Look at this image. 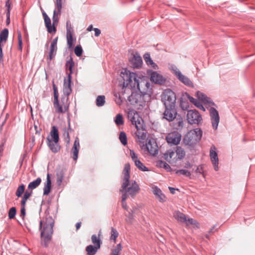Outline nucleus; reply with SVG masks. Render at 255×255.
I'll list each match as a JSON object with an SVG mask.
<instances>
[{"label": "nucleus", "mask_w": 255, "mask_h": 255, "mask_svg": "<svg viewBox=\"0 0 255 255\" xmlns=\"http://www.w3.org/2000/svg\"><path fill=\"white\" fill-rule=\"evenodd\" d=\"M130 170L129 164L126 163L123 171L122 184L120 192L122 193L123 195L133 198L138 193L140 188L135 181L129 180Z\"/></svg>", "instance_id": "obj_1"}, {"label": "nucleus", "mask_w": 255, "mask_h": 255, "mask_svg": "<svg viewBox=\"0 0 255 255\" xmlns=\"http://www.w3.org/2000/svg\"><path fill=\"white\" fill-rule=\"evenodd\" d=\"M54 223L53 220L50 217L40 221L39 231L41 243L45 247L47 246L48 243L51 240Z\"/></svg>", "instance_id": "obj_2"}, {"label": "nucleus", "mask_w": 255, "mask_h": 255, "mask_svg": "<svg viewBox=\"0 0 255 255\" xmlns=\"http://www.w3.org/2000/svg\"><path fill=\"white\" fill-rule=\"evenodd\" d=\"M148 96L140 93L132 92L128 97L129 103L138 110L142 109L146 105V99Z\"/></svg>", "instance_id": "obj_3"}, {"label": "nucleus", "mask_w": 255, "mask_h": 255, "mask_svg": "<svg viewBox=\"0 0 255 255\" xmlns=\"http://www.w3.org/2000/svg\"><path fill=\"white\" fill-rule=\"evenodd\" d=\"M202 135V131L200 128L191 130L185 135L183 142L186 145H194L200 140Z\"/></svg>", "instance_id": "obj_4"}, {"label": "nucleus", "mask_w": 255, "mask_h": 255, "mask_svg": "<svg viewBox=\"0 0 255 255\" xmlns=\"http://www.w3.org/2000/svg\"><path fill=\"white\" fill-rule=\"evenodd\" d=\"M161 101L165 107H175L176 102L175 93L170 89L165 90L161 95Z\"/></svg>", "instance_id": "obj_5"}, {"label": "nucleus", "mask_w": 255, "mask_h": 255, "mask_svg": "<svg viewBox=\"0 0 255 255\" xmlns=\"http://www.w3.org/2000/svg\"><path fill=\"white\" fill-rule=\"evenodd\" d=\"M127 74L128 78L124 83V87H125L126 88L135 89L138 83V80L141 76L134 72H129L128 74Z\"/></svg>", "instance_id": "obj_6"}, {"label": "nucleus", "mask_w": 255, "mask_h": 255, "mask_svg": "<svg viewBox=\"0 0 255 255\" xmlns=\"http://www.w3.org/2000/svg\"><path fill=\"white\" fill-rule=\"evenodd\" d=\"M128 118L130 120L136 128H142L143 127V121L134 110H129L128 113Z\"/></svg>", "instance_id": "obj_7"}, {"label": "nucleus", "mask_w": 255, "mask_h": 255, "mask_svg": "<svg viewBox=\"0 0 255 255\" xmlns=\"http://www.w3.org/2000/svg\"><path fill=\"white\" fill-rule=\"evenodd\" d=\"M68 96L64 95L61 99L60 103L58 100L57 104H55V101H53V106L56 112L58 113H64L67 112L69 108Z\"/></svg>", "instance_id": "obj_8"}, {"label": "nucleus", "mask_w": 255, "mask_h": 255, "mask_svg": "<svg viewBox=\"0 0 255 255\" xmlns=\"http://www.w3.org/2000/svg\"><path fill=\"white\" fill-rule=\"evenodd\" d=\"M187 120L190 124L198 125L202 120L199 113L196 110L188 111Z\"/></svg>", "instance_id": "obj_9"}, {"label": "nucleus", "mask_w": 255, "mask_h": 255, "mask_svg": "<svg viewBox=\"0 0 255 255\" xmlns=\"http://www.w3.org/2000/svg\"><path fill=\"white\" fill-rule=\"evenodd\" d=\"M150 84L145 77L141 76L138 80V83L135 89H138L140 93L146 95V94L150 91Z\"/></svg>", "instance_id": "obj_10"}, {"label": "nucleus", "mask_w": 255, "mask_h": 255, "mask_svg": "<svg viewBox=\"0 0 255 255\" xmlns=\"http://www.w3.org/2000/svg\"><path fill=\"white\" fill-rule=\"evenodd\" d=\"M129 155L136 167L142 171H148V169L139 160L137 154L133 150H130Z\"/></svg>", "instance_id": "obj_11"}, {"label": "nucleus", "mask_w": 255, "mask_h": 255, "mask_svg": "<svg viewBox=\"0 0 255 255\" xmlns=\"http://www.w3.org/2000/svg\"><path fill=\"white\" fill-rule=\"evenodd\" d=\"M136 129L135 132L136 140L140 146L143 148L144 146V142L146 140V132L143 129V127L142 128H136Z\"/></svg>", "instance_id": "obj_12"}, {"label": "nucleus", "mask_w": 255, "mask_h": 255, "mask_svg": "<svg viewBox=\"0 0 255 255\" xmlns=\"http://www.w3.org/2000/svg\"><path fill=\"white\" fill-rule=\"evenodd\" d=\"M172 70L175 75L181 82L188 86L192 85V82L191 80L188 77L183 75L177 67L175 66L172 67Z\"/></svg>", "instance_id": "obj_13"}, {"label": "nucleus", "mask_w": 255, "mask_h": 255, "mask_svg": "<svg viewBox=\"0 0 255 255\" xmlns=\"http://www.w3.org/2000/svg\"><path fill=\"white\" fill-rule=\"evenodd\" d=\"M210 116L213 128L216 130L218 128L220 120L218 112L214 108H211L210 109Z\"/></svg>", "instance_id": "obj_14"}, {"label": "nucleus", "mask_w": 255, "mask_h": 255, "mask_svg": "<svg viewBox=\"0 0 255 255\" xmlns=\"http://www.w3.org/2000/svg\"><path fill=\"white\" fill-rule=\"evenodd\" d=\"M165 110L163 113V119L171 122L173 121L176 116L177 113L175 110V107H165Z\"/></svg>", "instance_id": "obj_15"}, {"label": "nucleus", "mask_w": 255, "mask_h": 255, "mask_svg": "<svg viewBox=\"0 0 255 255\" xmlns=\"http://www.w3.org/2000/svg\"><path fill=\"white\" fill-rule=\"evenodd\" d=\"M181 134L177 132H172L168 134L166 139L168 143L174 145L178 144L181 140Z\"/></svg>", "instance_id": "obj_16"}, {"label": "nucleus", "mask_w": 255, "mask_h": 255, "mask_svg": "<svg viewBox=\"0 0 255 255\" xmlns=\"http://www.w3.org/2000/svg\"><path fill=\"white\" fill-rule=\"evenodd\" d=\"M144 147L151 155H155L158 153V146L153 139H149Z\"/></svg>", "instance_id": "obj_17"}, {"label": "nucleus", "mask_w": 255, "mask_h": 255, "mask_svg": "<svg viewBox=\"0 0 255 255\" xmlns=\"http://www.w3.org/2000/svg\"><path fill=\"white\" fill-rule=\"evenodd\" d=\"M216 148L215 146H212L211 147L210 150V157L211 158V162L214 166V169L216 171H218L219 169V159L218 157L217 153L216 151Z\"/></svg>", "instance_id": "obj_18"}, {"label": "nucleus", "mask_w": 255, "mask_h": 255, "mask_svg": "<svg viewBox=\"0 0 255 255\" xmlns=\"http://www.w3.org/2000/svg\"><path fill=\"white\" fill-rule=\"evenodd\" d=\"M176 152L172 149L168 150L164 154L165 159L171 164L176 163L178 161V159L176 155Z\"/></svg>", "instance_id": "obj_19"}, {"label": "nucleus", "mask_w": 255, "mask_h": 255, "mask_svg": "<svg viewBox=\"0 0 255 255\" xmlns=\"http://www.w3.org/2000/svg\"><path fill=\"white\" fill-rule=\"evenodd\" d=\"M58 14H56V15H58ZM43 15L44 19V22L45 24V26L47 28V31L49 33H51L52 32H55L56 28L54 26V23L57 21V18L55 17V20H53V26H51V20L50 18L47 16L46 13L44 12L43 13Z\"/></svg>", "instance_id": "obj_20"}, {"label": "nucleus", "mask_w": 255, "mask_h": 255, "mask_svg": "<svg viewBox=\"0 0 255 255\" xmlns=\"http://www.w3.org/2000/svg\"><path fill=\"white\" fill-rule=\"evenodd\" d=\"M57 41L58 37H56L53 40L51 43L50 51L48 55V59L49 61H51L54 58V57L55 56L56 54L57 50Z\"/></svg>", "instance_id": "obj_21"}, {"label": "nucleus", "mask_w": 255, "mask_h": 255, "mask_svg": "<svg viewBox=\"0 0 255 255\" xmlns=\"http://www.w3.org/2000/svg\"><path fill=\"white\" fill-rule=\"evenodd\" d=\"M64 95L69 96L71 92V76L68 74V79H64V88H63Z\"/></svg>", "instance_id": "obj_22"}, {"label": "nucleus", "mask_w": 255, "mask_h": 255, "mask_svg": "<svg viewBox=\"0 0 255 255\" xmlns=\"http://www.w3.org/2000/svg\"><path fill=\"white\" fill-rule=\"evenodd\" d=\"M150 80L154 83L158 84H162L165 81V79L163 76L155 71L151 74Z\"/></svg>", "instance_id": "obj_23"}, {"label": "nucleus", "mask_w": 255, "mask_h": 255, "mask_svg": "<svg viewBox=\"0 0 255 255\" xmlns=\"http://www.w3.org/2000/svg\"><path fill=\"white\" fill-rule=\"evenodd\" d=\"M130 61L133 67L135 68L140 67L142 64V58L139 54L137 53L133 55V57L131 59Z\"/></svg>", "instance_id": "obj_24"}, {"label": "nucleus", "mask_w": 255, "mask_h": 255, "mask_svg": "<svg viewBox=\"0 0 255 255\" xmlns=\"http://www.w3.org/2000/svg\"><path fill=\"white\" fill-rule=\"evenodd\" d=\"M47 141L48 146L53 152L56 153L60 150V146L58 142H54L50 139L49 136L47 137Z\"/></svg>", "instance_id": "obj_25"}, {"label": "nucleus", "mask_w": 255, "mask_h": 255, "mask_svg": "<svg viewBox=\"0 0 255 255\" xmlns=\"http://www.w3.org/2000/svg\"><path fill=\"white\" fill-rule=\"evenodd\" d=\"M80 147L79 140L78 137L75 138L73 147L72 149V152L73 155V159L74 160H76L78 158L79 150Z\"/></svg>", "instance_id": "obj_26"}, {"label": "nucleus", "mask_w": 255, "mask_h": 255, "mask_svg": "<svg viewBox=\"0 0 255 255\" xmlns=\"http://www.w3.org/2000/svg\"><path fill=\"white\" fill-rule=\"evenodd\" d=\"M50 139L54 142H58L59 141V133L57 128L53 126L50 133Z\"/></svg>", "instance_id": "obj_27"}, {"label": "nucleus", "mask_w": 255, "mask_h": 255, "mask_svg": "<svg viewBox=\"0 0 255 255\" xmlns=\"http://www.w3.org/2000/svg\"><path fill=\"white\" fill-rule=\"evenodd\" d=\"M153 193L158 198L160 202H163L165 201V196L162 193L161 190L157 187L153 188Z\"/></svg>", "instance_id": "obj_28"}, {"label": "nucleus", "mask_w": 255, "mask_h": 255, "mask_svg": "<svg viewBox=\"0 0 255 255\" xmlns=\"http://www.w3.org/2000/svg\"><path fill=\"white\" fill-rule=\"evenodd\" d=\"M173 217L176 220L181 223H185L186 222V217L185 215L178 211H176L174 212Z\"/></svg>", "instance_id": "obj_29"}, {"label": "nucleus", "mask_w": 255, "mask_h": 255, "mask_svg": "<svg viewBox=\"0 0 255 255\" xmlns=\"http://www.w3.org/2000/svg\"><path fill=\"white\" fill-rule=\"evenodd\" d=\"M51 187V182L50 180V175L49 174H47V180H46V184L45 185L43 188V195H47L50 192Z\"/></svg>", "instance_id": "obj_30"}, {"label": "nucleus", "mask_w": 255, "mask_h": 255, "mask_svg": "<svg viewBox=\"0 0 255 255\" xmlns=\"http://www.w3.org/2000/svg\"><path fill=\"white\" fill-rule=\"evenodd\" d=\"M100 248H98L97 246L93 245H89L86 248L87 255H95L97 252L98 249Z\"/></svg>", "instance_id": "obj_31"}, {"label": "nucleus", "mask_w": 255, "mask_h": 255, "mask_svg": "<svg viewBox=\"0 0 255 255\" xmlns=\"http://www.w3.org/2000/svg\"><path fill=\"white\" fill-rule=\"evenodd\" d=\"M63 0H55V4L57 7V10H54L53 13V20H55V15L59 14L61 12L62 8V3Z\"/></svg>", "instance_id": "obj_32"}, {"label": "nucleus", "mask_w": 255, "mask_h": 255, "mask_svg": "<svg viewBox=\"0 0 255 255\" xmlns=\"http://www.w3.org/2000/svg\"><path fill=\"white\" fill-rule=\"evenodd\" d=\"M178 160L183 159L185 155V152L184 150L180 146H177L175 150Z\"/></svg>", "instance_id": "obj_33"}, {"label": "nucleus", "mask_w": 255, "mask_h": 255, "mask_svg": "<svg viewBox=\"0 0 255 255\" xmlns=\"http://www.w3.org/2000/svg\"><path fill=\"white\" fill-rule=\"evenodd\" d=\"M41 182L40 177L37 178L35 180L29 183L28 188L31 190H33L38 187Z\"/></svg>", "instance_id": "obj_34"}, {"label": "nucleus", "mask_w": 255, "mask_h": 255, "mask_svg": "<svg viewBox=\"0 0 255 255\" xmlns=\"http://www.w3.org/2000/svg\"><path fill=\"white\" fill-rule=\"evenodd\" d=\"M8 34V29L6 28H4L2 30V31L0 33V44L3 42V41H5L7 39Z\"/></svg>", "instance_id": "obj_35"}, {"label": "nucleus", "mask_w": 255, "mask_h": 255, "mask_svg": "<svg viewBox=\"0 0 255 255\" xmlns=\"http://www.w3.org/2000/svg\"><path fill=\"white\" fill-rule=\"evenodd\" d=\"M196 94L199 100L204 103L209 102V98H208L206 95H204L202 93L197 92Z\"/></svg>", "instance_id": "obj_36"}, {"label": "nucleus", "mask_w": 255, "mask_h": 255, "mask_svg": "<svg viewBox=\"0 0 255 255\" xmlns=\"http://www.w3.org/2000/svg\"><path fill=\"white\" fill-rule=\"evenodd\" d=\"M92 242L93 244L95 245V246L98 247V248L101 247V241L99 237H97L96 235H93L91 237Z\"/></svg>", "instance_id": "obj_37"}, {"label": "nucleus", "mask_w": 255, "mask_h": 255, "mask_svg": "<svg viewBox=\"0 0 255 255\" xmlns=\"http://www.w3.org/2000/svg\"><path fill=\"white\" fill-rule=\"evenodd\" d=\"M74 63L73 61V59L72 58H70V59L69 60H68L66 63V67L67 70H69L70 73L69 74H70V75H71V74L73 72L72 69H73V67H74Z\"/></svg>", "instance_id": "obj_38"}, {"label": "nucleus", "mask_w": 255, "mask_h": 255, "mask_svg": "<svg viewBox=\"0 0 255 255\" xmlns=\"http://www.w3.org/2000/svg\"><path fill=\"white\" fill-rule=\"evenodd\" d=\"M105 103V96H98L96 99V105L98 107H102L104 106Z\"/></svg>", "instance_id": "obj_39"}, {"label": "nucleus", "mask_w": 255, "mask_h": 255, "mask_svg": "<svg viewBox=\"0 0 255 255\" xmlns=\"http://www.w3.org/2000/svg\"><path fill=\"white\" fill-rule=\"evenodd\" d=\"M157 166L163 168L167 171L169 170L170 169V166L165 162L159 160L157 162Z\"/></svg>", "instance_id": "obj_40"}, {"label": "nucleus", "mask_w": 255, "mask_h": 255, "mask_svg": "<svg viewBox=\"0 0 255 255\" xmlns=\"http://www.w3.org/2000/svg\"><path fill=\"white\" fill-rule=\"evenodd\" d=\"M119 139L121 143L124 145H126L127 144V137L125 132L123 131L120 132L119 135Z\"/></svg>", "instance_id": "obj_41"}, {"label": "nucleus", "mask_w": 255, "mask_h": 255, "mask_svg": "<svg viewBox=\"0 0 255 255\" xmlns=\"http://www.w3.org/2000/svg\"><path fill=\"white\" fill-rule=\"evenodd\" d=\"M115 122L118 126H121L124 124V120L121 114H118L115 119Z\"/></svg>", "instance_id": "obj_42"}, {"label": "nucleus", "mask_w": 255, "mask_h": 255, "mask_svg": "<svg viewBox=\"0 0 255 255\" xmlns=\"http://www.w3.org/2000/svg\"><path fill=\"white\" fill-rule=\"evenodd\" d=\"M119 236V233L118 231L114 229V228H112L111 229V236L110 237V239L111 240H113L114 242L115 243L116 242V239Z\"/></svg>", "instance_id": "obj_43"}, {"label": "nucleus", "mask_w": 255, "mask_h": 255, "mask_svg": "<svg viewBox=\"0 0 255 255\" xmlns=\"http://www.w3.org/2000/svg\"><path fill=\"white\" fill-rule=\"evenodd\" d=\"M64 177V173L62 171L57 173L56 182L58 185H60Z\"/></svg>", "instance_id": "obj_44"}, {"label": "nucleus", "mask_w": 255, "mask_h": 255, "mask_svg": "<svg viewBox=\"0 0 255 255\" xmlns=\"http://www.w3.org/2000/svg\"><path fill=\"white\" fill-rule=\"evenodd\" d=\"M25 190V186L23 184L19 186L18 188L17 189V190L16 191V195L18 197H20L21 196L22 194L23 193Z\"/></svg>", "instance_id": "obj_45"}, {"label": "nucleus", "mask_w": 255, "mask_h": 255, "mask_svg": "<svg viewBox=\"0 0 255 255\" xmlns=\"http://www.w3.org/2000/svg\"><path fill=\"white\" fill-rule=\"evenodd\" d=\"M122 249V246L121 244H119L116 246V248L114 249L111 255H119L120 252L121 251Z\"/></svg>", "instance_id": "obj_46"}, {"label": "nucleus", "mask_w": 255, "mask_h": 255, "mask_svg": "<svg viewBox=\"0 0 255 255\" xmlns=\"http://www.w3.org/2000/svg\"><path fill=\"white\" fill-rule=\"evenodd\" d=\"M176 174L184 175L187 177H190L191 175L190 172L185 169L178 170L176 171Z\"/></svg>", "instance_id": "obj_47"}, {"label": "nucleus", "mask_w": 255, "mask_h": 255, "mask_svg": "<svg viewBox=\"0 0 255 255\" xmlns=\"http://www.w3.org/2000/svg\"><path fill=\"white\" fill-rule=\"evenodd\" d=\"M67 44L69 47H72L73 46V39L72 34H66Z\"/></svg>", "instance_id": "obj_48"}, {"label": "nucleus", "mask_w": 255, "mask_h": 255, "mask_svg": "<svg viewBox=\"0 0 255 255\" xmlns=\"http://www.w3.org/2000/svg\"><path fill=\"white\" fill-rule=\"evenodd\" d=\"M53 91H54V100L55 101V104L56 105L58 102V92L57 90V88L55 85L53 84Z\"/></svg>", "instance_id": "obj_49"}, {"label": "nucleus", "mask_w": 255, "mask_h": 255, "mask_svg": "<svg viewBox=\"0 0 255 255\" xmlns=\"http://www.w3.org/2000/svg\"><path fill=\"white\" fill-rule=\"evenodd\" d=\"M16 210L15 208L12 207L11 208L8 212V217L9 219H13L16 214Z\"/></svg>", "instance_id": "obj_50"}, {"label": "nucleus", "mask_w": 255, "mask_h": 255, "mask_svg": "<svg viewBox=\"0 0 255 255\" xmlns=\"http://www.w3.org/2000/svg\"><path fill=\"white\" fill-rule=\"evenodd\" d=\"M73 32V28L70 21L66 22V34H72Z\"/></svg>", "instance_id": "obj_51"}, {"label": "nucleus", "mask_w": 255, "mask_h": 255, "mask_svg": "<svg viewBox=\"0 0 255 255\" xmlns=\"http://www.w3.org/2000/svg\"><path fill=\"white\" fill-rule=\"evenodd\" d=\"M144 59L147 65H150L151 63H152L153 61L150 58V54L149 53H146L143 56Z\"/></svg>", "instance_id": "obj_52"}, {"label": "nucleus", "mask_w": 255, "mask_h": 255, "mask_svg": "<svg viewBox=\"0 0 255 255\" xmlns=\"http://www.w3.org/2000/svg\"><path fill=\"white\" fill-rule=\"evenodd\" d=\"M74 52L77 56H80L83 52V50L81 46L80 45L77 46L75 48Z\"/></svg>", "instance_id": "obj_53"}, {"label": "nucleus", "mask_w": 255, "mask_h": 255, "mask_svg": "<svg viewBox=\"0 0 255 255\" xmlns=\"http://www.w3.org/2000/svg\"><path fill=\"white\" fill-rule=\"evenodd\" d=\"M177 123L176 124V125H175V128L177 129H180L182 128L183 127V121L182 119H177Z\"/></svg>", "instance_id": "obj_54"}, {"label": "nucleus", "mask_w": 255, "mask_h": 255, "mask_svg": "<svg viewBox=\"0 0 255 255\" xmlns=\"http://www.w3.org/2000/svg\"><path fill=\"white\" fill-rule=\"evenodd\" d=\"M128 197L126 196V195H122V207L126 210H127V205L126 202V200Z\"/></svg>", "instance_id": "obj_55"}, {"label": "nucleus", "mask_w": 255, "mask_h": 255, "mask_svg": "<svg viewBox=\"0 0 255 255\" xmlns=\"http://www.w3.org/2000/svg\"><path fill=\"white\" fill-rule=\"evenodd\" d=\"M187 225H196V226L198 225V223H197V222L193 220V219H188V220L186 219V222H185Z\"/></svg>", "instance_id": "obj_56"}, {"label": "nucleus", "mask_w": 255, "mask_h": 255, "mask_svg": "<svg viewBox=\"0 0 255 255\" xmlns=\"http://www.w3.org/2000/svg\"><path fill=\"white\" fill-rule=\"evenodd\" d=\"M18 38L19 48L20 50H21L22 49V38H21V35L20 33H19L18 34Z\"/></svg>", "instance_id": "obj_57"}, {"label": "nucleus", "mask_w": 255, "mask_h": 255, "mask_svg": "<svg viewBox=\"0 0 255 255\" xmlns=\"http://www.w3.org/2000/svg\"><path fill=\"white\" fill-rule=\"evenodd\" d=\"M195 172L196 173H200V174H202L203 172V165H200V166H198L196 168Z\"/></svg>", "instance_id": "obj_58"}, {"label": "nucleus", "mask_w": 255, "mask_h": 255, "mask_svg": "<svg viewBox=\"0 0 255 255\" xmlns=\"http://www.w3.org/2000/svg\"><path fill=\"white\" fill-rule=\"evenodd\" d=\"M31 195V192H29L28 191H26L24 192L23 196L22 197V198H24V199L27 200L29 197Z\"/></svg>", "instance_id": "obj_59"}, {"label": "nucleus", "mask_w": 255, "mask_h": 255, "mask_svg": "<svg viewBox=\"0 0 255 255\" xmlns=\"http://www.w3.org/2000/svg\"><path fill=\"white\" fill-rule=\"evenodd\" d=\"M132 215L131 214H129L127 218L126 219V222L128 224H131L132 221Z\"/></svg>", "instance_id": "obj_60"}, {"label": "nucleus", "mask_w": 255, "mask_h": 255, "mask_svg": "<svg viewBox=\"0 0 255 255\" xmlns=\"http://www.w3.org/2000/svg\"><path fill=\"white\" fill-rule=\"evenodd\" d=\"M195 106L198 108L199 109L202 110L203 111H205V109L202 104L201 103L200 101H198L195 105Z\"/></svg>", "instance_id": "obj_61"}, {"label": "nucleus", "mask_w": 255, "mask_h": 255, "mask_svg": "<svg viewBox=\"0 0 255 255\" xmlns=\"http://www.w3.org/2000/svg\"><path fill=\"white\" fill-rule=\"evenodd\" d=\"M181 107L183 110H187L188 108L187 104L186 102H182L181 103Z\"/></svg>", "instance_id": "obj_62"}, {"label": "nucleus", "mask_w": 255, "mask_h": 255, "mask_svg": "<svg viewBox=\"0 0 255 255\" xmlns=\"http://www.w3.org/2000/svg\"><path fill=\"white\" fill-rule=\"evenodd\" d=\"M188 99L189 100V101L192 103L193 104H194L195 105H196V104L199 101L198 100L193 98L192 97H190L189 96L188 97Z\"/></svg>", "instance_id": "obj_63"}, {"label": "nucleus", "mask_w": 255, "mask_h": 255, "mask_svg": "<svg viewBox=\"0 0 255 255\" xmlns=\"http://www.w3.org/2000/svg\"><path fill=\"white\" fill-rule=\"evenodd\" d=\"M25 215V207H21L20 210V216L23 218Z\"/></svg>", "instance_id": "obj_64"}]
</instances>
